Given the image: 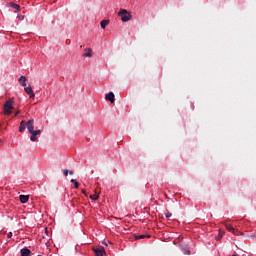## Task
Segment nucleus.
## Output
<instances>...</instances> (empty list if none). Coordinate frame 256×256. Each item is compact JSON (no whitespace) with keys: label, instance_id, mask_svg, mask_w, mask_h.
Returning a JSON list of instances; mask_svg holds the SVG:
<instances>
[{"label":"nucleus","instance_id":"obj_2","mask_svg":"<svg viewBox=\"0 0 256 256\" xmlns=\"http://www.w3.org/2000/svg\"><path fill=\"white\" fill-rule=\"evenodd\" d=\"M118 16L121 17L123 22H128L132 19V15L125 9H122L120 12H118Z\"/></svg>","mask_w":256,"mask_h":256},{"label":"nucleus","instance_id":"obj_19","mask_svg":"<svg viewBox=\"0 0 256 256\" xmlns=\"http://www.w3.org/2000/svg\"><path fill=\"white\" fill-rule=\"evenodd\" d=\"M165 217H166V218L172 217V213H170V212L165 213Z\"/></svg>","mask_w":256,"mask_h":256},{"label":"nucleus","instance_id":"obj_6","mask_svg":"<svg viewBox=\"0 0 256 256\" xmlns=\"http://www.w3.org/2000/svg\"><path fill=\"white\" fill-rule=\"evenodd\" d=\"M85 58H92L93 57V49L92 48H85L84 53L82 54Z\"/></svg>","mask_w":256,"mask_h":256},{"label":"nucleus","instance_id":"obj_14","mask_svg":"<svg viewBox=\"0 0 256 256\" xmlns=\"http://www.w3.org/2000/svg\"><path fill=\"white\" fill-rule=\"evenodd\" d=\"M70 182L74 185V188L79 189L80 184L79 182H77V180H74V178H72Z\"/></svg>","mask_w":256,"mask_h":256},{"label":"nucleus","instance_id":"obj_9","mask_svg":"<svg viewBox=\"0 0 256 256\" xmlns=\"http://www.w3.org/2000/svg\"><path fill=\"white\" fill-rule=\"evenodd\" d=\"M21 256H30L31 255V250L28 248H22L20 250Z\"/></svg>","mask_w":256,"mask_h":256},{"label":"nucleus","instance_id":"obj_15","mask_svg":"<svg viewBox=\"0 0 256 256\" xmlns=\"http://www.w3.org/2000/svg\"><path fill=\"white\" fill-rule=\"evenodd\" d=\"M109 24V20H102L100 22V25L103 29H105L107 27V25Z\"/></svg>","mask_w":256,"mask_h":256},{"label":"nucleus","instance_id":"obj_10","mask_svg":"<svg viewBox=\"0 0 256 256\" xmlns=\"http://www.w3.org/2000/svg\"><path fill=\"white\" fill-rule=\"evenodd\" d=\"M105 99L110 101L111 103H114L115 96H114V94L112 92H110L109 94H106Z\"/></svg>","mask_w":256,"mask_h":256},{"label":"nucleus","instance_id":"obj_3","mask_svg":"<svg viewBox=\"0 0 256 256\" xmlns=\"http://www.w3.org/2000/svg\"><path fill=\"white\" fill-rule=\"evenodd\" d=\"M13 109V101L10 99L4 104V115H10Z\"/></svg>","mask_w":256,"mask_h":256},{"label":"nucleus","instance_id":"obj_4","mask_svg":"<svg viewBox=\"0 0 256 256\" xmlns=\"http://www.w3.org/2000/svg\"><path fill=\"white\" fill-rule=\"evenodd\" d=\"M93 252H94L95 256H104L105 248L103 246H95V247H93Z\"/></svg>","mask_w":256,"mask_h":256},{"label":"nucleus","instance_id":"obj_16","mask_svg":"<svg viewBox=\"0 0 256 256\" xmlns=\"http://www.w3.org/2000/svg\"><path fill=\"white\" fill-rule=\"evenodd\" d=\"M9 6H10V7H12V8H14V9H16V11H17V12H19V11H20V6H19V5H17V4L10 3V4H9Z\"/></svg>","mask_w":256,"mask_h":256},{"label":"nucleus","instance_id":"obj_12","mask_svg":"<svg viewBox=\"0 0 256 256\" xmlns=\"http://www.w3.org/2000/svg\"><path fill=\"white\" fill-rule=\"evenodd\" d=\"M19 198H20V202L23 204L28 202V200H29V196H27V195H21Z\"/></svg>","mask_w":256,"mask_h":256},{"label":"nucleus","instance_id":"obj_24","mask_svg":"<svg viewBox=\"0 0 256 256\" xmlns=\"http://www.w3.org/2000/svg\"><path fill=\"white\" fill-rule=\"evenodd\" d=\"M186 254H187V255H190V254H191V251H190V250H187V251H186Z\"/></svg>","mask_w":256,"mask_h":256},{"label":"nucleus","instance_id":"obj_7","mask_svg":"<svg viewBox=\"0 0 256 256\" xmlns=\"http://www.w3.org/2000/svg\"><path fill=\"white\" fill-rule=\"evenodd\" d=\"M24 90H25V92L29 95V97L31 98V99H34L35 98V94H34V92H33V90H32V88L31 87H24Z\"/></svg>","mask_w":256,"mask_h":256},{"label":"nucleus","instance_id":"obj_5","mask_svg":"<svg viewBox=\"0 0 256 256\" xmlns=\"http://www.w3.org/2000/svg\"><path fill=\"white\" fill-rule=\"evenodd\" d=\"M42 131L41 130H34L31 132V142H36L38 140L37 135H41Z\"/></svg>","mask_w":256,"mask_h":256},{"label":"nucleus","instance_id":"obj_8","mask_svg":"<svg viewBox=\"0 0 256 256\" xmlns=\"http://www.w3.org/2000/svg\"><path fill=\"white\" fill-rule=\"evenodd\" d=\"M26 81H27V78H26V76H24V75L20 76V78H19V80H18V82L20 83V85H21L22 87H24V88L27 87Z\"/></svg>","mask_w":256,"mask_h":256},{"label":"nucleus","instance_id":"obj_21","mask_svg":"<svg viewBox=\"0 0 256 256\" xmlns=\"http://www.w3.org/2000/svg\"><path fill=\"white\" fill-rule=\"evenodd\" d=\"M24 18H25V16H23V15L18 16L19 20H23Z\"/></svg>","mask_w":256,"mask_h":256},{"label":"nucleus","instance_id":"obj_20","mask_svg":"<svg viewBox=\"0 0 256 256\" xmlns=\"http://www.w3.org/2000/svg\"><path fill=\"white\" fill-rule=\"evenodd\" d=\"M81 192H82V194H84L86 197H88V193H87V191H86L85 189H82Z\"/></svg>","mask_w":256,"mask_h":256},{"label":"nucleus","instance_id":"obj_22","mask_svg":"<svg viewBox=\"0 0 256 256\" xmlns=\"http://www.w3.org/2000/svg\"><path fill=\"white\" fill-rule=\"evenodd\" d=\"M7 237H8V239H10L12 237V232H9Z\"/></svg>","mask_w":256,"mask_h":256},{"label":"nucleus","instance_id":"obj_25","mask_svg":"<svg viewBox=\"0 0 256 256\" xmlns=\"http://www.w3.org/2000/svg\"><path fill=\"white\" fill-rule=\"evenodd\" d=\"M3 145V141L2 140H0V146H2Z\"/></svg>","mask_w":256,"mask_h":256},{"label":"nucleus","instance_id":"obj_17","mask_svg":"<svg viewBox=\"0 0 256 256\" xmlns=\"http://www.w3.org/2000/svg\"><path fill=\"white\" fill-rule=\"evenodd\" d=\"M90 199L96 201L97 199H99V194L90 195Z\"/></svg>","mask_w":256,"mask_h":256},{"label":"nucleus","instance_id":"obj_27","mask_svg":"<svg viewBox=\"0 0 256 256\" xmlns=\"http://www.w3.org/2000/svg\"><path fill=\"white\" fill-rule=\"evenodd\" d=\"M232 256H239V255L234 254V255H232Z\"/></svg>","mask_w":256,"mask_h":256},{"label":"nucleus","instance_id":"obj_11","mask_svg":"<svg viewBox=\"0 0 256 256\" xmlns=\"http://www.w3.org/2000/svg\"><path fill=\"white\" fill-rule=\"evenodd\" d=\"M146 238L150 239L151 236H150V235H136V236H135V239H136V240H144V239H146Z\"/></svg>","mask_w":256,"mask_h":256},{"label":"nucleus","instance_id":"obj_13","mask_svg":"<svg viewBox=\"0 0 256 256\" xmlns=\"http://www.w3.org/2000/svg\"><path fill=\"white\" fill-rule=\"evenodd\" d=\"M225 227L228 231H231V233L236 234V230L233 228L232 225L226 224Z\"/></svg>","mask_w":256,"mask_h":256},{"label":"nucleus","instance_id":"obj_26","mask_svg":"<svg viewBox=\"0 0 256 256\" xmlns=\"http://www.w3.org/2000/svg\"><path fill=\"white\" fill-rule=\"evenodd\" d=\"M19 114V111L14 115L15 117Z\"/></svg>","mask_w":256,"mask_h":256},{"label":"nucleus","instance_id":"obj_1","mask_svg":"<svg viewBox=\"0 0 256 256\" xmlns=\"http://www.w3.org/2000/svg\"><path fill=\"white\" fill-rule=\"evenodd\" d=\"M28 129L29 133L32 134L34 131V119H30L28 122L26 121H21L20 126H19V132L24 133L25 129Z\"/></svg>","mask_w":256,"mask_h":256},{"label":"nucleus","instance_id":"obj_28","mask_svg":"<svg viewBox=\"0 0 256 256\" xmlns=\"http://www.w3.org/2000/svg\"><path fill=\"white\" fill-rule=\"evenodd\" d=\"M38 256H43V255H38Z\"/></svg>","mask_w":256,"mask_h":256},{"label":"nucleus","instance_id":"obj_23","mask_svg":"<svg viewBox=\"0 0 256 256\" xmlns=\"http://www.w3.org/2000/svg\"><path fill=\"white\" fill-rule=\"evenodd\" d=\"M69 175H74V172L72 170L68 171Z\"/></svg>","mask_w":256,"mask_h":256},{"label":"nucleus","instance_id":"obj_18","mask_svg":"<svg viewBox=\"0 0 256 256\" xmlns=\"http://www.w3.org/2000/svg\"><path fill=\"white\" fill-rule=\"evenodd\" d=\"M68 174H69V170H68V169H64V170H63V175H64L65 177H67Z\"/></svg>","mask_w":256,"mask_h":256}]
</instances>
